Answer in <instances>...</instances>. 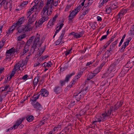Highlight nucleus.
<instances>
[{
	"label": "nucleus",
	"mask_w": 134,
	"mask_h": 134,
	"mask_svg": "<svg viewBox=\"0 0 134 134\" xmlns=\"http://www.w3.org/2000/svg\"><path fill=\"white\" fill-rule=\"evenodd\" d=\"M113 5L115 6V7H114V8H113V9H115V8H117V7L116 6H115V5H113L111 7H109L106 9V12L107 14H109L111 12V9L112 8V7L113 6Z\"/></svg>",
	"instance_id": "nucleus-27"
},
{
	"label": "nucleus",
	"mask_w": 134,
	"mask_h": 134,
	"mask_svg": "<svg viewBox=\"0 0 134 134\" xmlns=\"http://www.w3.org/2000/svg\"><path fill=\"white\" fill-rule=\"evenodd\" d=\"M15 70L13 69V70L11 74L9 76H8L7 77V79L8 80H10L12 77L14 76L15 73Z\"/></svg>",
	"instance_id": "nucleus-31"
},
{
	"label": "nucleus",
	"mask_w": 134,
	"mask_h": 134,
	"mask_svg": "<svg viewBox=\"0 0 134 134\" xmlns=\"http://www.w3.org/2000/svg\"><path fill=\"white\" fill-rule=\"evenodd\" d=\"M26 36L25 34H23L19 36L18 37V41H21V40L26 37Z\"/></svg>",
	"instance_id": "nucleus-37"
},
{
	"label": "nucleus",
	"mask_w": 134,
	"mask_h": 134,
	"mask_svg": "<svg viewBox=\"0 0 134 134\" xmlns=\"http://www.w3.org/2000/svg\"><path fill=\"white\" fill-rule=\"evenodd\" d=\"M71 50H72V49H71L69 51H66L65 52V55L66 56H67V55L69 54L70 53V52L71 51Z\"/></svg>",
	"instance_id": "nucleus-64"
},
{
	"label": "nucleus",
	"mask_w": 134,
	"mask_h": 134,
	"mask_svg": "<svg viewBox=\"0 0 134 134\" xmlns=\"http://www.w3.org/2000/svg\"><path fill=\"white\" fill-rule=\"evenodd\" d=\"M127 10L126 9H122L121 10L118 14L117 15V17L118 18V20L119 19L120 20L121 18L122 17L123 15L125 14L127 12Z\"/></svg>",
	"instance_id": "nucleus-10"
},
{
	"label": "nucleus",
	"mask_w": 134,
	"mask_h": 134,
	"mask_svg": "<svg viewBox=\"0 0 134 134\" xmlns=\"http://www.w3.org/2000/svg\"><path fill=\"white\" fill-rule=\"evenodd\" d=\"M115 37L114 36H112L111 37V39L107 41V42L105 44V45H106V47H107L111 42L114 40V38Z\"/></svg>",
	"instance_id": "nucleus-38"
},
{
	"label": "nucleus",
	"mask_w": 134,
	"mask_h": 134,
	"mask_svg": "<svg viewBox=\"0 0 134 134\" xmlns=\"http://www.w3.org/2000/svg\"><path fill=\"white\" fill-rule=\"evenodd\" d=\"M35 37L33 36H32L31 37H30L29 40L27 42L26 45L29 46L31 44V43L33 41H34V40H33L35 39Z\"/></svg>",
	"instance_id": "nucleus-20"
},
{
	"label": "nucleus",
	"mask_w": 134,
	"mask_h": 134,
	"mask_svg": "<svg viewBox=\"0 0 134 134\" xmlns=\"http://www.w3.org/2000/svg\"><path fill=\"white\" fill-rule=\"evenodd\" d=\"M107 35H105L103 36L100 39V41H102L104 39H105L107 37Z\"/></svg>",
	"instance_id": "nucleus-60"
},
{
	"label": "nucleus",
	"mask_w": 134,
	"mask_h": 134,
	"mask_svg": "<svg viewBox=\"0 0 134 134\" xmlns=\"http://www.w3.org/2000/svg\"><path fill=\"white\" fill-rule=\"evenodd\" d=\"M24 119L25 118H23L22 119H19V120H17L16 121V122L15 124L13 126V127H14V129H16L21 124Z\"/></svg>",
	"instance_id": "nucleus-12"
},
{
	"label": "nucleus",
	"mask_w": 134,
	"mask_h": 134,
	"mask_svg": "<svg viewBox=\"0 0 134 134\" xmlns=\"http://www.w3.org/2000/svg\"><path fill=\"white\" fill-rule=\"evenodd\" d=\"M95 120L97 122H100L102 120V117L101 116H96L94 117Z\"/></svg>",
	"instance_id": "nucleus-34"
},
{
	"label": "nucleus",
	"mask_w": 134,
	"mask_h": 134,
	"mask_svg": "<svg viewBox=\"0 0 134 134\" xmlns=\"http://www.w3.org/2000/svg\"><path fill=\"white\" fill-rule=\"evenodd\" d=\"M100 69L98 67L96 69L94 70L93 71V73H96V74L98 73L100 71Z\"/></svg>",
	"instance_id": "nucleus-45"
},
{
	"label": "nucleus",
	"mask_w": 134,
	"mask_h": 134,
	"mask_svg": "<svg viewBox=\"0 0 134 134\" xmlns=\"http://www.w3.org/2000/svg\"><path fill=\"white\" fill-rule=\"evenodd\" d=\"M17 50L15 49L14 47H13L7 50L6 52H7L8 54H10L14 55L15 52L17 53Z\"/></svg>",
	"instance_id": "nucleus-17"
},
{
	"label": "nucleus",
	"mask_w": 134,
	"mask_h": 134,
	"mask_svg": "<svg viewBox=\"0 0 134 134\" xmlns=\"http://www.w3.org/2000/svg\"><path fill=\"white\" fill-rule=\"evenodd\" d=\"M10 86L9 85H6V86L4 87H1V89L4 88V90L6 91L7 90V89L9 88Z\"/></svg>",
	"instance_id": "nucleus-53"
},
{
	"label": "nucleus",
	"mask_w": 134,
	"mask_h": 134,
	"mask_svg": "<svg viewBox=\"0 0 134 134\" xmlns=\"http://www.w3.org/2000/svg\"><path fill=\"white\" fill-rule=\"evenodd\" d=\"M63 22L64 21L63 20L62 21V23L61 24H60V25L57 27V29H58V27H59V29L60 30L64 25V24L63 23Z\"/></svg>",
	"instance_id": "nucleus-50"
},
{
	"label": "nucleus",
	"mask_w": 134,
	"mask_h": 134,
	"mask_svg": "<svg viewBox=\"0 0 134 134\" xmlns=\"http://www.w3.org/2000/svg\"><path fill=\"white\" fill-rule=\"evenodd\" d=\"M121 63V61L117 60L113 63L112 66H115L117 65L119 66Z\"/></svg>",
	"instance_id": "nucleus-33"
},
{
	"label": "nucleus",
	"mask_w": 134,
	"mask_h": 134,
	"mask_svg": "<svg viewBox=\"0 0 134 134\" xmlns=\"http://www.w3.org/2000/svg\"><path fill=\"white\" fill-rule=\"evenodd\" d=\"M14 26L13 27V25L10 28L7 32V34H10L12 32L14 29H15Z\"/></svg>",
	"instance_id": "nucleus-41"
},
{
	"label": "nucleus",
	"mask_w": 134,
	"mask_h": 134,
	"mask_svg": "<svg viewBox=\"0 0 134 134\" xmlns=\"http://www.w3.org/2000/svg\"><path fill=\"white\" fill-rule=\"evenodd\" d=\"M118 104V103H117V104H116L115 105H116V108H117V109H118L121 106V105L123 104V102L121 101L120 102L119 105H117Z\"/></svg>",
	"instance_id": "nucleus-47"
},
{
	"label": "nucleus",
	"mask_w": 134,
	"mask_h": 134,
	"mask_svg": "<svg viewBox=\"0 0 134 134\" xmlns=\"http://www.w3.org/2000/svg\"><path fill=\"white\" fill-rule=\"evenodd\" d=\"M5 41H2L0 42V47L2 48L4 45Z\"/></svg>",
	"instance_id": "nucleus-52"
},
{
	"label": "nucleus",
	"mask_w": 134,
	"mask_h": 134,
	"mask_svg": "<svg viewBox=\"0 0 134 134\" xmlns=\"http://www.w3.org/2000/svg\"><path fill=\"white\" fill-rule=\"evenodd\" d=\"M20 62H21V64H23V65H22V68L23 66H24L26 65L27 64V62L26 61H23V60L22 61H20Z\"/></svg>",
	"instance_id": "nucleus-56"
},
{
	"label": "nucleus",
	"mask_w": 134,
	"mask_h": 134,
	"mask_svg": "<svg viewBox=\"0 0 134 134\" xmlns=\"http://www.w3.org/2000/svg\"><path fill=\"white\" fill-rule=\"evenodd\" d=\"M25 26L26 28V31H30L32 30L33 26V24H30L27 23Z\"/></svg>",
	"instance_id": "nucleus-16"
},
{
	"label": "nucleus",
	"mask_w": 134,
	"mask_h": 134,
	"mask_svg": "<svg viewBox=\"0 0 134 134\" xmlns=\"http://www.w3.org/2000/svg\"><path fill=\"white\" fill-rule=\"evenodd\" d=\"M24 17H22L20 18L17 22L14 23V24L13 25V27L14 26V28H15L16 27L20 25L24 22Z\"/></svg>",
	"instance_id": "nucleus-5"
},
{
	"label": "nucleus",
	"mask_w": 134,
	"mask_h": 134,
	"mask_svg": "<svg viewBox=\"0 0 134 134\" xmlns=\"http://www.w3.org/2000/svg\"><path fill=\"white\" fill-rule=\"evenodd\" d=\"M115 46H114L113 44H111L110 46L109 49L112 51V50H114Z\"/></svg>",
	"instance_id": "nucleus-62"
},
{
	"label": "nucleus",
	"mask_w": 134,
	"mask_h": 134,
	"mask_svg": "<svg viewBox=\"0 0 134 134\" xmlns=\"http://www.w3.org/2000/svg\"><path fill=\"white\" fill-rule=\"evenodd\" d=\"M81 8L82 7H81V6L80 5H79V6L77 7L76 9H75V10H76V12H78L80 11Z\"/></svg>",
	"instance_id": "nucleus-57"
},
{
	"label": "nucleus",
	"mask_w": 134,
	"mask_h": 134,
	"mask_svg": "<svg viewBox=\"0 0 134 134\" xmlns=\"http://www.w3.org/2000/svg\"><path fill=\"white\" fill-rule=\"evenodd\" d=\"M8 53L7 52H6L5 56L6 58L7 59H10L12 58L13 56V55L12 54H8Z\"/></svg>",
	"instance_id": "nucleus-35"
},
{
	"label": "nucleus",
	"mask_w": 134,
	"mask_h": 134,
	"mask_svg": "<svg viewBox=\"0 0 134 134\" xmlns=\"http://www.w3.org/2000/svg\"><path fill=\"white\" fill-rule=\"evenodd\" d=\"M21 62H19V63L16 64L14 66V70L16 71L20 69L21 66L22 67V65H23V64H21Z\"/></svg>",
	"instance_id": "nucleus-22"
},
{
	"label": "nucleus",
	"mask_w": 134,
	"mask_h": 134,
	"mask_svg": "<svg viewBox=\"0 0 134 134\" xmlns=\"http://www.w3.org/2000/svg\"><path fill=\"white\" fill-rule=\"evenodd\" d=\"M73 96H74L77 101H78L79 102L80 101L81 99V98L83 96H81L80 93H75Z\"/></svg>",
	"instance_id": "nucleus-19"
},
{
	"label": "nucleus",
	"mask_w": 134,
	"mask_h": 134,
	"mask_svg": "<svg viewBox=\"0 0 134 134\" xmlns=\"http://www.w3.org/2000/svg\"><path fill=\"white\" fill-rule=\"evenodd\" d=\"M65 30H63L62 31V32L61 35L59 37L58 39L55 42L56 45H59L60 43H61V44H62L64 43V42L63 41H62V40L63 39L64 35L65 34Z\"/></svg>",
	"instance_id": "nucleus-3"
},
{
	"label": "nucleus",
	"mask_w": 134,
	"mask_h": 134,
	"mask_svg": "<svg viewBox=\"0 0 134 134\" xmlns=\"http://www.w3.org/2000/svg\"><path fill=\"white\" fill-rule=\"evenodd\" d=\"M66 82L65 81V80H61L60 81V83L61 86H62Z\"/></svg>",
	"instance_id": "nucleus-58"
},
{
	"label": "nucleus",
	"mask_w": 134,
	"mask_h": 134,
	"mask_svg": "<svg viewBox=\"0 0 134 134\" xmlns=\"http://www.w3.org/2000/svg\"><path fill=\"white\" fill-rule=\"evenodd\" d=\"M102 58V60L104 62V63H105L108 61V58H105V57L104 56V55H103Z\"/></svg>",
	"instance_id": "nucleus-51"
},
{
	"label": "nucleus",
	"mask_w": 134,
	"mask_h": 134,
	"mask_svg": "<svg viewBox=\"0 0 134 134\" xmlns=\"http://www.w3.org/2000/svg\"><path fill=\"white\" fill-rule=\"evenodd\" d=\"M117 109L116 108V105H114V107L112 106L111 107L108 111L110 112L111 114L112 111H115L116 110H117Z\"/></svg>",
	"instance_id": "nucleus-32"
},
{
	"label": "nucleus",
	"mask_w": 134,
	"mask_h": 134,
	"mask_svg": "<svg viewBox=\"0 0 134 134\" xmlns=\"http://www.w3.org/2000/svg\"><path fill=\"white\" fill-rule=\"evenodd\" d=\"M40 78L38 76H37L34 79L33 81V84L35 86L37 85L38 82L39 81Z\"/></svg>",
	"instance_id": "nucleus-30"
},
{
	"label": "nucleus",
	"mask_w": 134,
	"mask_h": 134,
	"mask_svg": "<svg viewBox=\"0 0 134 134\" xmlns=\"http://www.w3.org/2000/svg\"><path fill=\"white\" fill-rule=\"evenodd\" d=\"M58 15L56 14L53 17L52 19H51L49 20L48 23V25H49L50 26H53L54 23L56 22V19L58 17Z\"/></svg>",
	"instance_id": "nucleus-7"
},
{
	"label": "nucleus",
	"mask_w": 134,
	"mask_h": 134,
	"mask_svg": "<svg viewBox=\"0 0 134 134\" xmlns=\"http://www.w3.org/2000/svg\"><path fill=\"white\" fill-rule=\"evenodd\" d=\"M76 101H74L71 99V102L70 103V106L72 107L74 106L76 103Z\"/></svg>",
	"instance_id": "nucleus-55"
},
{
	"label": "nucleus",
	"mask_w": 134,
	"mask_h": 134,
	"mask_svg": "<svg viewBox=\"0 0 134 134\" xmlns=\"http://www.w3.org/2000/svg\"><path fill=\"white\" fill-rule=\"evenodd\" d=\"M130 31L132 32H131V35H134V25L131 27Z\"/></svg>",
	"instance_id": "nucleus-48"
},
{
	"label": "nucleus",
	"mask_w": 134,
	"mask_h": 134,
	"mask_svg": "<svg viewBox=\"0 0 134 134\" xmlns=\"http://www.w3.org/2000/svg\"><path fill=\"white\" fill-rule=\"evenodd\" d=\"M75 74V72H73L71 74L68 75L66 76L64 80L66 82H68L69 81L70 78H71L72 76L74 75Z\"/></svg>",
	"instance_id": "nucleus-29"
},
{
	"label": "nucleus",
	"mask_w": 134,
	"mask_h": 134,
	"mask_svg": "<svg viewBox=\"0 0 134 134\" xmlns=\"http://www.w3.org/2000/svg\"><path fill=\"white\" fill-rule=\"evenodd\" d=\"M34 10H33V8H31L29 10V11L28 12L31 15V14L33 13L34 12Z\"/></svg>",
	"instance_id": "nucleus-63"
},
{
	"label": "nucleus",
	"mask_w": 134,
	"mask_h": 134,
	"mask_svg": "<svg viewBox=\"0 0 134 134\" xmlns=\"http://www.w3.org/2000/svg\"><path fill=\"white\" fill-rule=\"evenodd\" d=\"M47 3L45 5H47V7H48V5L52 4L54 2V0H47Z\"/></svg>",
	"instance_id": "nucleus-43"
},
{
	"label": "nucleus",
	"mask_w": 134,
	"mask_h": 134,
	"mask_svg": "<svg viewBox=\"0 0 134 134\" xmlns=\"http://www.w3.org/2000/svg\"><path fill=\"white\" fill-rule=\"evenodd\" d=\"M131 39V37L128 38L126 40V41L125 42L127 43V44H129V42L130 41Z\"/></svg>",
	"instance_id": "nucleus-54"
},
{
	"label": "nucleus",
	"mask_w": 134,
	"mask_h": 134,
	"mask_svg": "<svg viewBox=\"0 0 134 134\" xmlns=\"http://www.w3.org/2000/svg\"><path fill=\"white\" fill-rule=\"evenodd\" d=\"M5 4H4V8L5 9H8L9 8V10L10 11L12 10V3L10 2H8V1H7Z\"/></svg>",
	"instance_id": "nucleus-13"
},
{
	"label": "nucleus",
	"mask_w": 134,
	"mask_h": 134,
	"mask_svg": "<svg viewBox=\"0 0 134 134\" xmlns=\"http://www.w3.org/2000/svg\"><path fill=\"white\" fill-rule=\"evenodd\" d=\"M111 114V113L108 110L107 113L106 112H105L104 113L102 114V121H105Z\"/></svg>",
	"instance_id": "nucleus-8"
},
{
	"label": "nucleus",
	"mask_w": 134,
	"mask_h": 134,
	"mask_svg": "<svg viewBox=\"0 0 134 134\" xmlns=\"http://www.w3.org/2000/svg\"><path fill=\"white\" fill-rule=\"evenodd\" d=\"M78 12H76V10L75 9L74 10H73L72 12H71L69 14V20H71L72 19H73L75 16L76 15V14Z\"/></svg>",
	"instance_id": "nucleus-15"
},
{
	"label": "nucleus",
	"mask_w": 134,
	"mask_h": 134,
	"mask_svg": "<svg viewBox=\"0 0 134 134\" xmlns=\"http://www.w3.org/2000/svg\"><path fill=\"white\" fill-rule=\"evenodd\" d=\"M28 1L23 2H22L21 4V6L22 7H24L25 5H27L28 4Z\"/></svg>",
	"instance_id": "nucleus-49"
},
{
	"label": "nucleus",
	"mask_w": 134,
	"mask_h": 134,
	"mask_svg": "<svg viewBox=\"0 0 134 134\" xmlns=\"http://www.w3.org/2000/svg\"><path fill=\"white\" fill-rule=\"evenodd\" d=\"M31 103L34 107V108L37 110H41L42 109V107L41 105L38 102H37L36 103L34 102H31Z\"/></svg>",
	"instance_id": "nucleus-9"
},
{
	"label": "nucleus",
	"mask_w": 134,
	"mask_h": 134,
	"mask_svg": "<svg viewBox=\"0 0 134 134\" xmlns=\"http://www.w3.org/2000/svg\"><path fill=\"white\" fill-rule=\"evenodd\" d=\"M40 95L44 97H46L48 95V92L47 90L45 89H42L40 92Z\"/></svg>",
	"instance_id": "nucleus-11"
},
{
	"label": "nucleus",
	"mask_w": 134,
	"mask_h": 134,
	"mask_svg": "<svg viewBox=\"0 0 134 134\" xmlns=\"http://www.w3.org/2000/svg\"><path fill=\"white\" fill-rule=\"evenodd\" d=\"M112 52V51L111 50L109 49V50L105 52L103 55L105 57V58H108L109 56L111 54Z\"/></svg>",
	"instance_id": "nucleus-28"
},
{
	"label": "nucleus",
	"mask_w": 134,
	"mask_h": 134,
	"mask_svg": "<svg viewBox=\"0 0 134 134\" xmlns=\"http://www.w3.org/2000/svg\"><path fill=\"white\" fill-rule=\"evenodd\" d=\"M48 118H47V117H46V116H44V117L42 119V120L43 121H44V122H45V123H46V121L48 120Z\"/></svg>",
	"instance_id": "nucleus-61"
},
{
	"label": "nucleus",
	"mask_w": 134,
	"mask_h": 134,
	"mask_svg": "<svg viewBox=\"0 0 134 134\" xmlns=\"http://www.w3.org/2000/svg\"><path fill=\"white\" fill-rule=\"evenodd\" d=\"M62 91V88L59 86H57L54 88V92L57 94L60 93Z\"/></svg>",
	"instance_id": "nucleus-18"
},
{
	"label": "nucleus",
	"mask_w": 134,
	"mask_h": 134,
	"mask_svg": "<svg viewBox=\"0 0 134 134\" xmlns=\"http://www.w3.org/2000/svg\"><path fill=\"white\" fill-rule=\"evenodd\" d=\"M125 48L126 47H125L123 45L121 47V48L120 50V52H123Z\"/></svg>",
	"instance_id": "nucleus-59"
},
{
	"label": "nucleus",
	"mask_w": 134,
	"mask_h": 134,
	"mask_svg": "<svg viewBox=\"0 0 134 134\" xmlns=\"http://www.w3.org/2000/svg\"><path fill=\"white\" fill-rule=\"evenodd\" d=\"M29 46L26 45L24 46L23 51H22V55H24L29 51Z\"/></svg>",
	"instance_id": "nucleus-21"
},
{
	"label": "nucleus",
	"mask_w": 134,
	"mask_h": 134,
	"mask_svg": "<svg viewBox=\"0 0 134 134\" xmlns=\"http://www.w3.org/2000/svg\"><path fill=\"white\" fill-rule=\"evenodd\" d=\"M89 10V9L87 8L84 7H83L82 10H81V11L82 10V12L83 13L80 16L79 19L80 18V20L82 19L83 17L85 16V15L88 13Z\"/></svg>",
	"instance_id": "nucleus-6"
},
{
	"label": "nucleus",
	"mask_w": 134,
	"mask_h": 134,
	"mask_svg": "<svg viewBox=\"0 0 134 134\" xmlns=\"http://www.w3.org/2000/svg\"><path fill=\"white\" fill-rule=\"evenodd\" d=\"M40 94L38 95L36 97H35V96H34L32 97V99H31V102H34V103H35V102L39 98V97L40 96Z\"/></svg>",
	"instance_id": "nucleus-36"
},
{
	"label": "nucleus",
	"mask_w": 134,
	"mask_h": 134,
	"mask_svg": "<svg viewBox=\"0 0 134 134\" xmlns=\"http://www.w3.org/2000/svg\"><path fill=\"white\" fill-rule=\"evenodd\" d=\"M35 19L30 17L27 23L30 24H32L35 21Z\"/></svg>",
	"instance_id": "nucleus-39"
},
{
	"label": "nucleus",
	"mask_w": 134,
	"mask_h": 134,
	"mask_svg": "<svg viewBox=\"0 0 134 134\" xmlns=\"http://www.w3.org/2000/svg\"><path fill=\"white\" fill-rule=\"evenodd\" d=\"M44 51V50H43L42 49H40L38 53V55L39 56H41L43 53V52Z\"/></svg>",
	"instance_id": "nucleus-46"
},
{
	"label": "nucleus",
	"mask_w": 134,
	"mask_h": 134,
	"mask_svg": "<svg viewBox=\"0 0 134 134\" xmlns=\"http://www.w3.org/2000/svg\"><path fill=\"white\" fill-rule=\"evenodd\" d=\"M25 27V26H20L17 28V30L19 33L26 32L27 31H26V28Z\"/></svg>",
	"instance_id": "nucleus-14"
},
{
	"label": "nucleus",
	"mask_w": 134,
	"mask_h": 134,
	"mask_svg": "<svg viewBox=\"0 0 134 134\" xmlns=\"http://www.w3.org/2000/svg\"><path fill=\"white\" fill-rule=\"evenodd\" d=\"M96 75V73H91L88 74L87 76V80H90L93 78Z\"/></svg>",
	"instance_id": "nucleus-25"
},
{
	"label": "nucleus",
	"mask_w": 134,
	"mask_h": 134,
	"mask_svg": "<svg viewBox=\"0 0 134 134\" xmlns=\"http://www.w3.org/2000/svg\"><path fill=\"white\" fill-rule=\"evenodd\" d=\"M26 120L29 122L32 121L34 119V117L33 115H28L26 117Z\"/></svg>",
	"instance_id": "nucleus-26"
},
{
	"label": "nucleus",
	"mask_w": 134,
	"mask_h": 134,
	"mask_svg": "<svg viewBox=\"0 0 134 134\" xmlns=\"http://www.w3.org/2000/svg\"><path fill=\"white\" fill-rule=\"evenodd\" d=\"M40 35H37L33 42V44L29 52L33 53L36 51V49H37L38 50L39 47L41 45L40 41Z\"/></svg>",
	"instance_id": "nucleus-2"
},
{
	"label": "nucleus",
	"mask_w": 134,
	"mask_h": 134,
	"mask_svg": "<svg viewBox=\"0 0 134 134\" xmlns=\"http://www.w3.org/2000/svg\"><path fill=\"white\" fill-rule=\"evenodd\" d=\"M83 72V71H80L79 72L77 75L75 76V78L76 79H78V78H80L81 77V75L82 74Z\"/></svg>",
	"instance_id": "nucleus-42"
},
{
	"label": "nucleus",
	"mask_w": 134,
	"mask_h": 134,
	"mask_svg": "<svg viewBox=\"0 0 134 134\" xmlns=\"http://www.w3.org/2000/svg\"><path fill=\"white\" fill-rule=\"evenodd\" d=\"M133 66V63H132L130 60L125 65V66H124L122 71H124V70H126V72H128L129 70V69H128V68H131Z\"/></svg>",
	"instance_id": "nucleus-4"
},
{
	"label": "nucleus",
	"mask_w": 134,
	"mask_h": 134,
	"mask_svg": "<svg viewBox=\"0 0 134 134\" xmlns=\"http://www.w3.org/2000/svg\"><path fill=\"white\" fill-rule=\"evenodd\" d=\"M81 35V32H80L79 34H78L77 33H75V35H74V37L76 38H79L82 36V35Z\"/></svg>",
	"instance_id": "nucleus-40"
},
{
	"label": "nucleus",
	"mask_w": 134,
	"mask_h": 134,
	"mask_svg": "<svg viewBox=\"0 0 134 134\" xmlns=\"http://www.w3.org/2000/svg\"><path fill=\"white\" fill-rule=\"evenodd\" d=\"M93 2L92 0H89L87 3H86V2L85 3L84 7L87 8L88 9V8L92 4Z\"/></svg>",
	"instance_id": "nucleus-24"
},
{
	"label": "nucleus",
	"mask_w": 134,
	"mask_h": 134,
	"mask_svg": "<svg viewBox=\"0 0 134 134\" xmlns=\"http://www.w3.org/2000/svg\"><path fill=\"white\" fill-rule=\"evenodd\" d=\"M48 7H47V5H45L44 7L43 10L41 12V18L40 19L38 22L36 21L35 24L36 26H40L45 21L49 19L48 16V11L47 9Z\"/></svg>",
	"instance_id": "nucleus-1"
},
{
	"label": "nucleus",
	"mask_w": 134,
	"mask_h": 134,
	"mask_svg": "<svg viewBox=\"0 0 134 134\" xmlns=\"http://www.w3.org/2000/svg\"><path fill=\"white\" fill-rule=\"evenodd\" d=\"M60 129H61V127L60 125H58L57 126H55L53 129V130L55 131H57L58 130Z\"/></svg>",
	"instance_id": "nucleus-44"
},
{
	"label": "nucleus",
	"mask_w": 134,
	"mask_h": 134,
	"mask_svg": "<svg viewBox=\"0 0 134 134\" xmlns=\"http://www.w3.org/2000/svg\"><path fill=\"white\" fill-rule=\"evenodd\" d=\"M52 65V63L51 61H49L48 63L44 62L42 65V66L44 68H49L50 67L51 65Z\"/></svg>",
	"instance_id": "nucleus-23"
}]
</instances>
